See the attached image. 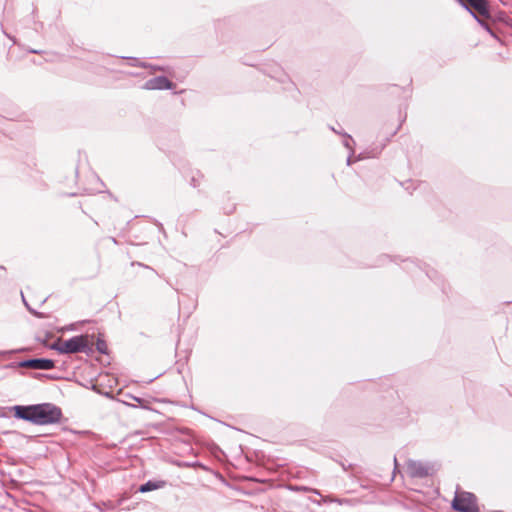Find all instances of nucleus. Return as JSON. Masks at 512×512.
<instances>
[{
  "label": "nucleus",
  "instance_id": "nucleus-12",
  "mask_svg": "<svg viewBox=\"0 0 512 512\" xmlns=\"http://www.w3.org/2000/svg\"><path fill=\"white\" fill-rule=\"evenodd\" d=\"M134 399H135L136 401H138V402H141V399H140V398H138V397H134Z\"/></svg>",
  "mask_w": 512,
  "mask_h": 512
},
{
  "label": "nucleus",
  "instance_id": "nucleus-2",
  "mask_svg": "<svg viewBox=\"0 0 512 512\" xmlns=\"http://www.w3.org/2000/svg\"><path fill=\"white\" fill-rule=\"evenodd\" d=\"M50 348L60 354H74L79 352L90 353L92 345L88 335L74 336L68 340L57 339Z\"/></svg>",
  "mask_w": 512,
  "mask_h": 512
},
{
  "label": "nucleus",
  "instance_id": "nucleus-4",
  "mask_svg": "<svg viewBox=\"0 0 512 512\" xmlns=\"http://www.w3.org/2000/svg\"><path fill=\"white\" fill-rule=\"evenodd\" d=\"M406 470L408 475L412 478H424L433 474L434 466L421 461L408 460Z\"/></svg>",
  "mask_w": 512,
  "mask_h": 512
},
{
  "label": "nucleus",
  "instance_id": "nucleus-8",
  "mask_svg": "<svg viewBox=\"0 0 512 512\" xmlns=\"http://www.w3.org/2000/svg\"><path fill=\"white\" fill-rule=\"evenodd\" d=\"M96 349L98 350V352H100L102 354H106L107 353L106 342L102 339H98L96 342Z\"/></svg>",
  "mask_w": 512,
  "mask_h": 512
},
{
  "label": "nucleus",
  "instance_id": "nucleus-5",
  "mask_svg": "<svg viewBox=\"0 0 512 512\" xmlns=\"http://www.w3.org/2000/svg\"><path fill=\"white\" fill-rule=\"evenodd\" d=\"M20 367L31 368L35 370H50L54 368V362L51 359L35 358L20 362Z\"/></svg>",
  "mask_w": 512,
  "mask_h": 512
},
{
  "label": "nucleus",
  "instance_id": "nucleus-6",
  "mask_svg": "<svg viewBox=\"0 0 512 512\" xmlns=\"http://www.w3.org/2000/svg\"><path fill=\"white\" fill-rule=\"evenodd\" d=\"M173 86L172 82L165 76H157L149 79L145 83V88L148 90H164L171 89Z\"/></svg>",
  "mask_w": 512,
  "mask_h": 512
},
{
  "label": "nucleus",
  "instance_id": "nucleus-1",
  "mask_svg": "<svg viewBox=\"0 0 512 512\" xmlns=\"http://www.w3.org/2000/svg\"><path fill=\"white\" fill-rule=\"evenodd\" d=\"M15 417L36 425L59 423L62 418L61 409L52 403H41L30 406H14Z\"/></svg>",
  "mask_w": 512,
  "mask_h": 512
},
{
  "label": "nucleus",
  "instance_id": "nucleus-11",
  "mask_svg": "<svg viewBox=\"0 0 512 512\" xmlns=\"http://www.w3.org/2000/svg\"><path fill=\"white\" fill-rule=\"evenodd\" d=\"M347 164L350 165L351 164V155L347 158Z\"/></svg>",
  "mask_w": 512,
  "mask_h": 512
},
{
  "label": "nucleus",
  "instance_id": "nucleus-7",
  "mask_svg": "<svg viewBox=\"0 0 512 512\" xmlns=\"http://www.w3.org/2000/svg\"><path fill=\"white\" fill-rule=\"evenodd\" d=\"M165 486V481L163 480H159V481H148L144 484H142L138 491L141 492V493H146V492H149V491H153V490H157V489H160V488H163Z\"/></svg>",
  "mask_w": 512,
  "mask_h": 512
},
{
  "label": "nucleus",
  "instance_id": "nucleus-9",
  "mask_svg": "<svg viewBox=\"0 0 512 512\" xmlns=\"http://www.w3.org/2000/svg\"><path fill=\"white\" fill-rule=\"evenodd\" d=\"M345 139H344V145L345 147H347L348 149H350L352 151V147H351V142H353V139L351 138L350 135H347V134H343Z\"/></svg>",
  "mask_w": 512,
  "mask_h": 512
},
{
  "label": "nucleus",
  "instance_id": "nucleus-10",
  "mask_svg": "<svg viewBox=\"0 0 512 512\" xmlns=\"http://www.w3.org/2000/svg\"><path fill=\"white\" fill-rule=\"evenodd\" d=\"M192 185H193L194 187H196V186H197L195 177H193V178H192Z\"/></svg>",
  "mask_w": 512,
  "mask_h": 512
},
{
  "label": "nucleus",
  "instance_id": "nucleus-13",
  "mask_svg": "<svg viewBox=\"0 0 512 512\" xmlns=\"http://www.w3.org/2000/svg\"><path fill=\"white\" fill-rule=\"evenodd\" d=\"M394 463H395V466L397 465V458L395 457L394 458Z\"/></svg>",
  "mask_w": 512,
  "mask_h": 512
},
{
  "label": "nucleus",
  "instance_id": "nucleus-3",
  "mask_svg": "<svg viewBox=\"0 0 512 512\" xmlns=\"http://www.w3.org/2000/svg\"><path fill=\"white\" fill-rule=\"evenodd\" d=\"M452 507L460 512H479L476 497L469 492L456 494L452 501Z\"/></svg>",
  "mask_w": 512,
  "mask_h": 512
}]
</instances>
